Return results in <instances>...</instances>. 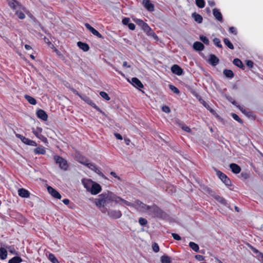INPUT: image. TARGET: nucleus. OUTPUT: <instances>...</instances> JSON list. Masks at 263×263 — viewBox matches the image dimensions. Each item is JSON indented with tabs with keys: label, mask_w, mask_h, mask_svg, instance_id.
<instances>
[{
	"label": "nucleus",
	"mask_w": 263,
	"mask_h": 263,
	"mask_svg": "<svg viewBox=\"0 0 263 263\" xmlns=\"http://www.w3.org/2000/svg\"><path fill=\"white\" fill-rule=\"evenodd\" d=\"M142 29L143 30V31L146 32L147 34H149L152 31V29L150 28V27L148 26V25L145 23L143 26L141 27Z\"/></svg>",
	"instance_id": "4c0bfd02"
},
{
	"label": "nucleus",
	"mask_w": 263,
	"mask_h": 263,
	"mask_svg": "<svg viewBox=\"0 0 263 263\" xmlns=\"http://www.w3.org/2000/svg\"><path fill=\"white\" fill-rule=\"evenodd\" d=\"M230 168L232 172L234 174H238L241 171L240 167L236 163H231L230 164Z\"/></svg>",
	"instance_id": "5701e85b"
},
{
	"label": "nucleus",
	"mask_w": 263,
	"mask_h": 263,
	"mask_svg": "<svg viewBox=\"0 0 263 263\" xmlns=\"http://www.w3.org/2000/svg\"><path fill=\"white\" fill-rule=\"evenodd\" d=\"M114 135H115V137L119 140H121L123 139L122 136L120 134L115 133Z\"/></svg>",
	"instance_id": "338daca9"
},
{
	"label": "nucleus",
	"mask_w": 263,
	"mask_h": 263,
	"mask_svg": "<svg viewBox=\"0 0 263 263\" xmlns=\"http://www.w3.org/2000/svg\"><path fill=\"white\" fill-rule=\"evenodd\" d=\"M232 118L236 121H237V122H238L239 123H243V121L239 117V116L236 115V114H232Z\"/></svg>",
	"instance_id": "8fccbe9b"
},
{
	"label": "nucleus",
	"mask_w": 263,
	"mask_h": 263,
	"mask_svg": "<svg viewBox=\"0 0 263 263\" xmlns=\"http://www.w3.org/2000/svg\"><path fill=\"white\" fill-rule=\"evenodd\" d=\"M195 258L199 261H203L204 260V257L201 255H196Z\"/></svg>",
	"instance_id": "4d7b16f0"
},
{
	"label": "nucleus",
	"mask_w": 263,
	"mask_h": 263,
	"mask_svg": "<svg viewBox=\"0 0 263 263\" xmlns=\"http://www.w3.org/2000/svg\"><path fill=\"white\" fill-rule=\"evenodd\" d=\"M131 83L134 86L138 89H140V88H143V85L141 82L137 78H133L132 79Z\"/></svg>",
	"instance_id": "a211bd4d"
},
{
	"label": "nucleus",
	"mask_w": 263,
	"mask_h": 263,
	"mask_svg": "<svg viewBox=\"0 0 263 263\" xmlns=\"http://www.w3.org/2000/svg\"><path fill=\"white\" fill-rule=\"evenodd\" d=\"M229 31L230 33H233L235 35L237 34V30L234 27H231L229 29Z\"/></svg>",
	"instance_id": "6e6d98bb"
},
{
	"label": "nucleus",
	"mask_w": 263,
	"mask_h": 263,
	"mask_svg": "<svg viewBox=\"0 0 263 263\" xmlns=\"http://www.w3.org/2000/svg\"><path fill=\"white\" fill-rule=\"evenodd\" d=\"M118 198H119V199H117V200L118 201V202H116L117 203H119L120 202H122L123 203H124L125 205H126L127 206L134 207V203H131L128 201H126V200L122 199V198H121L119 196H118Z\"/></svg>",
	"instance_id": "473e14b6"
},
{
	"label": "nucleus",
	"mask_w": 263,
	"mask_h": 263,
	"mask_svg": "<svg viewBox=\"0 0 263 263\" xmlns=\"http://www.w3.org/2000/svg\"><path fill=\"white\" fill-rule=\"evenodd\" d=\"M172 72L177 75L181 76L183 73V69L178 65L175 64L173 65L171 67Z\"/></svg>",
	"instance_id": "2eb2a0df"
},
{
	"label": "nucleus",
	"mask_w": 263,
	"mask_h": 263,
	"mask_svg": "<svg viewBox=\"0 0 263 263\" xmlns=\"http://www.w3.org/2000/svg\"><path fill=\"white\" fill-rule=\"evenodd\" d=\"M102 190V187L101 185L94 182L92 185H91V189L89 190V192H90L92 195H97Z\"/></svg>",
	"instance_id": "6e6552de"
},
{
	"label": "nucleus",
	"mask_w": 263,
	"mask_h": 263,
	"mask_svg": "<svg viewBox=\"0 0 263 263\" xmlns=\"http://www.w3.org/2000/svg\"><path fill=\"white\" fill-rule=\"evenodd\" d=\"M200 40L206 45H209V40L208 38L204 35L200 36Z\"/></svg>",
	"instance_id": "de8ad7c7"
},
{
	"label": "nucleus",
	"mask_w": 263,
	"mask_h": 263,
	"mask_svg": "<svg viewBox=\"0 0 263 263\" xmlns=\"http://www.w3.org/2000/svg\"><path fill=\"white\" fill-rule=\"evenodd\" d=\"M193 48L197 51H202L204 48V45L200 42H195L193 44Z\"/></svg>",
	"instance_id": "b1692460"
},
{
	"label": "nucleus",
	"mask_w": 263,
	"mask_h": 263,
	"mask_svg": "<svg viewBox=\"0 0 263 263\" xmlns=\"http://www.w3.org/2000/svg\"><path fill=\"white\" fill-rule=\"evenodd\" d=\"M82 99L86 103L90 105L93 108H95L98 110H100L99 108L96 105V104L95 103H93V102L89 97L85 96L83 98H82Z\"/></svg>",
	"instance_id": "4be33fe9"
},
{
	"label": "nucleus",
	"mask_w": 263,
	"mask_h": 263,
	"mask_svg": "<svg viewBox=\"0 0 263 263\" xmlns=\"http://www.w3.org/2000/svg\"><path fill=\"white\" fill-rule=\"evenodd\" d=\"M54 159L56 163L59 164L61 169L64 171H66L68 169V164L66 160L57 155L54 156Z\"/></svg>",
	"instance_id": "20e7f679"
},
{
	"label": "nucleus",
	"mask_w": 263,
	"mask_h": 263,
	"mask_svg": "<svg viewBox=\"0 0 263 263\" xmlns=\"http://www.w3.org/2000/svg\"><path fill=\"white\" fill-rule=\"evenodd\" d=\"M47 191L48 193L54 198L60 199L62 197L60 194L54 189L50 186L47 187Z\"/></svg>",
	"instance_id": "f8f14e48"
},
{
	"label": "nucleus",
	"mask_w": 263,
	"mask_h": 263,
	"mask_svg": "<svg viewBox=\"0 0 263 263\" xmlns=\"http://www.w3.org/2000/svg\"><path fill=\"white\" fill-rule=\"evenodd\" d=\"M192 16L197 23L200 24L202 23L203 18L202 16L196 12H194L192 14Z\"/></svg>",
	"instance_id": "c85d7f7f"
},
{
	"label": "nucleus",
	"mask_w": 263,
	"mask_h": 263,
	"mask_svg": "<svg viewBox=\"0 0 263 263\" xmlns=\"http://www.w3.org/2000/svg\"><path fill=\"white\" fill-rule=\"evenodd\" d=\"M32 132L36 137H37L42 134V128L40 127H37L36 128H32Z\"/></svg>",
	"instance_id": "f704fd0d"
},
{
	"label": "nucleus",
	"mask_w": 263,
	"mask_h": 263,
	"mask_svg": "<svg viewBox=\"0 0 263 263\" xmlns=\"http://www.w3.org/2000/svg\"><path fill=\"white\" fill-rule=\"evenodd\" d=\"M134 208L140 212H147L150 206L143 203L139 200H136L134 202Z\"/></svg>",
	"instance_id": "423d86ee"
},
{
	"label": "nucleus",
	"mask_w": 263,
	"mask_h": 263,
	"mask_svg": "<svg viewBox=\"0 0 263 263\" xmlns=\"http://www.w3.org/2000/svg\"><path fill=\"white\" fill-rule=\"evenodd\" d=\"M139 223L141 226H145L147 223V220L142 217H140L139 219Z\"/></svg>",
	"instance_id": "3c124183"
},
{
	"label": "nucleus",
	"mask_w": 263,
	"mask_h": 263,
	"mask_svg": "<svg viewBox=\"0 0 263 263\" xmlns=\"http://www.w3.org/2000/svg\"><path fill=\"white\" fill-rule=\"evenodd\" d=\"M147 213L152 217L164 219L167 217L166 213L156 204L150 206Z\"/></svg>",
	"instance_id": "7ed1b4c3"
},
{
	"label": "nucleus",
	"mask_w": 263,
	"mask_h": 263,
	"mask_svg": "<svg viewBox=\"0 0 263 263\" xmlns=\"http://www.w3.org/2000/svg\"><path fill=\"white\" fill-rule=\"evenodd\" d=\"M214 44L218 48H222V45L219 39L215 37L213 40Z\"/></svg>",
	"instance_id": "37998d69"
},
{
	"label": "nucleus",
	"mask_w": 263,
	"mask_h": 263,
	"mask_svg": "<svg viewBox=\"0 0 263 263\" xmlns=\"http://www.w3.org/2000/svg\"><path fill=\"white\" fill-rule=\"evenodd\" d=\"M107 212L108 215L114 219L119 218L122 216V213L119 210H110L109 211L107 210Z\"/></svg>",
	"instance_id": "9d476101"
},
{
	"label": "nucleus",
	"mask_w": 263,
	"mask_h": 263,
	"mask_svg": "<svg viewBox=\"0 0 263 263\" xmlns=\"http://www.w3.org/2000/svg\"><path fill=\"white\" fill-rule=\"evenodd\" d=\"M214 198L217 200L218 202L223 204L224 205H226L227 204L226 200L223 198L222 197L219 196L218 195H213Z\"/></svg>",
	"instance_id": "cd10ccee"
},
{
	"label": "nucleus",
	"mask_w": 263,
	"mask_h": 263,
	"mask_svg": "<svg viewBox=\"0 0 263 263\" xmlns=\"http://www.w3.org/2000/svg\"><path fill=\"white\" fill-rule=\"evenodd\" d=\"M214 170L216 172V175L223 182V183H224L227 186L231 185V181L226 174L216 168H214Z\"/></svg>",
	"instance_id": "39448f33"
},
{
	"label": "nucleus",
	"mask_w": 263,
	"mask_h": 263,
	"mask_svg": "<svg viewBox=\"0 0 263 263\" xmlns=\"http://www.w3.org/2000/svg\"><path fill=\"white\" fill-rule=\"evenodd\" d=\"M9 5L12 9L15 10V14L20 19H24L25 18V13H27L29 12L25 7L16 1L10 2Z\"/></svg>",
	"instance_id": "f03ea898"
},
{
	"label": "nucleus",
	"mask_w": 263,
	"mask_h": 263,
	"mask_svg": "<svg viewBox=\"0 0 263 263\" xmlns=\"http://www.w3.org/2000/svg\"><path fill=\"white\" fill-rule=\"evenodd\" d=\"M16 137L18 138H19L22 142H23L24 144L28 145H31L33 146H36L37 145L36 143L32 140H30L27 138H26L25 137L23 136V135H21L20 134H16Z\"/></svg>",
	"instance_id": "0eeeda50"
},
{
	"label": "nucleus",
	"mask_w": 263,
	"mask_h": 263,
	"mask_svg": "<svg viewBox=\"0 0 263 263\" xmlns=\"http://www.w3.org/2000/svg\"><path fill=\"white\" fill-rule=\"evenodd\" d=\"M18 195L23 198H28L30 196V192L23 188L20 189L18 190Z\"/></svg>",
	"instance_id": "412c9836"
},
{
	"label": "nucleus",
	"mask_w": 263,
	"mask_h": 263,
	"mask_svg": "<svg viewBox=\"0 0 263 263\" xmlns=\"http://www.w3.org/2000/svg\"><path fill=\"white\" fill-rule=\"evenodd\" d=\"M227 98L229 100V101L232 103V104H233L236 107H237V106L239 105H237V102L235 100H234L231 97H229Z\"/></svg>",
	"instance_id": "bf43d9fd"
},
{
	"label": "nucleus",
	"mask_w": 263,
	"mask_h": 263,
	"mask_svg": "<svg viewBox=\"0 0 263 263\" xmlns=\"http://www.w3.org/2000/svg\"><path fill=\"white\" fill-rule=\"evenodd\" d=\"M161 263H171V258L166 255H162L160 258Z\"/></svg>",
	"instance_id": "72a5a7b5"
},
{
	"label": "nucleus",
	"mask_w": 263,
	"mask_h": 263,
	"mask_svg": "<svg viewBox=\"0 0 263 263\" xmlns=\"http://www.w3.org/2000/svg\"><path fill=\"white\" fill-rule=\"evenodd\" d=\"M85 26L92 34L99 38H102V35L90 25L88 23L85 24Z\"/></svg>",
	"instance_id": "ddd939ff"
},
{
	"label": "nucleus",
	"mask_w": 263,
	"mask_h": 263,
	"mask_svg": "<svg viewBox=\"0 0 263 263\" xmlns=\"http://www.w3.org/2000/svg\"><path fill=\"white\" fill-rule=\"evenodd\" d=\"M223 73L226 77L229 79H232L234 76L233 71L230 69H226L223 70Z\"/></svg>",
	"instance_id": "c756f323"
},
{
	"label": "nucleus",
	"mask_w": 263,
	"mask_h": 263,
	"mask_svg": "<svg viewBox=\"0 0 263 263\" xmlns=\"http://www.w3.org/2000/svg\"><path fill=\"white\" fill-rule=\"evenodd\" d=\"M78 161L81 164L86 165V164L88 163L89 160L87 159L86 158L81 156L79 157Z\"/></svg>",
	"instance_id": "c03bdc74"
},
{
	"label": "nucleus",
	"mask_w": 263,
	"mask_h": 263,
	"mask_svg": "<svg viewBox=\"0 0 263 263\" xmlns=\"http://www.w3.org/2000/svg\"><path fill=\"white\" fill-rule=\"evenodd\" d=\"M169 88L175 94H179L180 92L179 90L173 85H169Z\"/></svg>",
	"instance_id": "a18cd8bd"
},
{
	"label": "nucleus",
	"mask_w": 263,
	"mask_h": 263,
	"mask_svg": "<svg viewBox=\"0 0 263 263\" xmlns=\"http://www.w3.org/2000/svg\"><path fill=\"white\" fill-rule=\"evenodd\" d=\"M152 249L154 252L157 253L159 251V247L156 242H154L152 244Z\"/></svg>",
	"instance_id": "09e8293b"
},
{
	"label": "nucleus",
	"mask_w": 263,
	"mask_h": 263,
	"mask_svg": "<svg viewBox=\"0 0 263 263\" xmlns=\"http://www.w3.org/2000/svg\"><path fill=\"white\" fill-rule=\"evenodd\" d=\"M110 175L113 176L114 177L118 179L119 180H121V178L120 177H119L118 176H117L116 174V173H115L114 172H110Z\"/></svg>",
	"instance_id": "69168bd1"
},
{
	"label": "nucleus",
	"mask_w": 263,
	"mask_h": 263,
	"mask_svg": "<svg viewBox=\"0 0 263 263\" xmlns=\"http://www.w3.org/2000/svg\"><path fill=\"white\" fill-rule=\"evenodd\" d=\"M241 177H242L243 179H247L249 178V174L247 173L242 172L240 174Z\"/></svg>",
	"instance_id": "0e129e2a"
},
{
	"label": "nucleus",
	"mask_w": 263,
	"mask_h": 263,
	"mask_svg": "<svg viewBox=\"0 0 263 263\" xmlns=\"http://www.w3.org/2000/svg\"><path fill=\"white\" fill-rule=\"evenodd\" d=\"M253 64H254V63L252 61H251V60L246 61V65L250 68H251L253 67Z\"/></svg>",
	"instance_id": "13d9d810"
},
{
	"label": "nucleus",
	"mask_w": 263,
	"mask_h": 263,
	"mask_svg": "<svg viewBox=\"0 0 263 263\" xmlns=\"http://www.w3.org/2000/svg\"><path fill=\"white\" fill-rule=\"evenodd\" d=\"M233 63L234 65L236 66L241 68L242 70H245V66L243 64L241 61L237 58L234 59Z\"/></svg>",
	"instance_id": "a878e982"
},
{
	"label": "nucleus",
	"mask_w": 263,
	"mask_h": 263,
	"mask_svg": "<svg viewBox=\"0 0 263 263\" xmlns=\"http://www.w3.org/2000/svg\"><path fill=\"white\" fill-rule=\"evenodd\" d=\"M195 2L196 5L200 8H203L205 6L204 0H196Z\"/></svg>",
	"instance_id": "79ce46f5"
},
{
	"label": "nucleus",
	"mask_w": 263,
	"mask_h": 263,
	"mask_svg": "<svg viewBox=\"0 0 263 263\" xmlns=\"http://www.w3.org/2000/svg\"><path fill=\"white\" fill-rule=\"evenodd\" d=\"M223 42L225 45L230 49H234V47L233 44L230 41V40L227 38H224L223 39Z\"/></svg>",
	"instance_id": "ea45409f"
},
{
	"label": "nucleus",
	"mask_w": 263,
	"mask_h": 263,
	"mask_svg": "<svg viewBox=\"0 0 263 263\" xmlns=\"http://www.w3.org/2000/svg\"><path fill=\"white\" fill-rule=\"evenodd\" d=\"M128 28L132 30H134L135 29V25L133 23H129L128 25Z\"/></svg>",
	"instance_id": "e2e57ef3"
},
{
	"label": "nucleus",
	"mask_w": 263,
	"mask_h": 263,
	"mask_svg": "<svg viewBox=\"0 0 263 263\" xmlns=\"http://www.w3.org/2000/svg\"><path fill=\"white\" fill-rule=\"evenodd\" d=\"M37 138H38L39 139H40L44 142H46L47 141V138L43 135H42V134L40 135H39Z\"/></svg>",
	"instance_id": "052dcab7"
},
{
	"label": "nucleus",
	"mask_w": 263,
	"mask_h": 263,
	"mask_svg": "<svg viewBox=\"0 0 263 263\" xmlns=\"http://www.w3.org/2000/svg\"><path fill=\"white\" fill-rule=\"evenodd\" d=\"M237 107L238 108L241 112L245 115L247 117L254 119H255V116L252 111L246 109L245 107L240 105L237 106Z\"/></svg>",
	"instance_id": "9b49d317"
},
{
	"label": "nucleus",
	"mask_w": 263,
	"mask_h": 263,
	"mask_svg": "<svg viewBox=\"0 0 263 263\" xmlns=\"http://www.w3.org/2000/svg\"><path fill=\"white\" fill-rule=\"evenodd\" d=\"M218 58L214 54H211L210 55L209 59V62L213 66L217 65L219 63Z\"/></svg>",
	"instance_id": "aec40b11"
},
{
	"label": "nucleus",
	"mask_w": 263,
	"mask_h": 263,
	"mask_svg": "<svg viewBox=\"0 0 263 263\" xmlns=\"http://www.w3.org/2000/svg\"><path fill=\"white\" fill-rule=\"evenodd\" d=\"M48 259L52 262V263H59V260L55 257L54 254L52 253H49Z\"/></svg>",
	"instance_id": "58836bf2"
},
{
	"label": "nucleus",
	"mask_w": 263,
	"mask_h": 263,
	"mask_svg": "<svg viewBox=\"0 0 263 263\" xmlns=\"http://www.w3.org/2000/svg\"><path fill=\"white\" fill-rule=\"evenodd\" d=\"M202 104L203 105L206 107L213 115H215L216 111L212 109L204 101L202 100Z\"/></svg>",
	"instance_id": "a19ab883"
},
{
	"label": "nucleus",
	"mask_w": 263,
	"mask_h": 263,
	"mask_svg": "<svg viewBox=\"0 0 263 263\" xmlns=\"http://www.w3.org/2000/svg\"><path fill=\"white\" fill-rule=\"evenodd\" d=\"M143 6L148 11L153 12L155 10V6L149 0H143L142 2Z\"/></svg>",
	"instance_id": "1a4fd4ad"
},
{
	"label": "nucleus",
	"mask_w": 263,
	"mask_h": 263,
	"mask_svg": "<svg viewBox=\"0 0 263 263\" xmlns=\"http://www.w3.org/2000/svg\"><path fill=\"white\" fill-rule=\"evenodd\" d=\"M259 259L261 262V263H263V253H259L258 255Z\"/></svg>",
	"instance_id": "774afa93"
},
{
	"label": "nucleus",
	"mask_w": 263,
	"mask_h": 263,
	"mask_svg": "<svg viewBox=\"0 0 263 263\" xmlns=\"http://www.w3.org/2000/svg\"><path fill=\"white\" fill-rule=\"evenodd\" d=\"M100 95L106 101H109L110 99L108 94L104 91H100Z\"/></svg>",
	"instance_id": "49530a36"
},
{
	"label": "nucleus",
	"mask_w": 263,
	"mask_h": 263,
	"mask_svg": "<svg viewBox=\"0 0 263 263\" xmlns=\"http://www.w3.org/2000/svg\"><path fill=\"white\" fill-rule=\"evenodd\" d=\"M162 110L166 113H169L171 111L170 107L164 105L162 107Z\"/></svg>",
	"instance_id": "864d4df0"
},
{
	"label": "nucleus",
	"mask_w": 263,
	"mask_h": 263,
	"mask_svg": "<svg viewBox=\"0 0 263 263\" xmlns=\"http://www.w3.org/2000/svg\"><path fill=\"white\" fill-rule=\"evenodd\" d=\"M89 168L90 170L93 171L95 173L99 174V175H101L102 176H103L104 175L103 173L100 171V169L97 166V165L93 163H90L88 162L87 164H86V165Z\"/></svg>",
	"instance_id": "dca6fc26"
},
{
	"label": "nucleus",
	"mask_w": 263,
	"mask_h": 263,
	"mask_svg": "<svg viewBox=\"0 0 263 263\" xmlns=\"http://www.w3.org/2000/svg\"><path fill=\"white\" fill-rule=\"evenodd\" d=\"M172 236L175 240H180L181 239V237L176 233H172Z\"/></svg>",
	"instance_id": "5fc2aeb1"
},
{
	"label": "nucleus",
	"mask_w": 263,
	"mask_h": 263,
	"mask_svg": "<svg viewBox=\"0 0 263 263\" xmlns=\"http://www.w3.org/2000/svg\"><path fill=\"white\" fill-rule=\"evenodd\" d=\"M33 152L35 154L45 155L46 154V149L43 146L37 147L34 149Z\"/></svg>",
	"instance_id": "bb28decb"
},
{
	"label": "nucleus",
	"mask_w": 263,
	"mask_h": 263,
	"mask_svg": "<svg viewBox=\"0 0 263 263\" xmlns=\"http://www.w3.org/2000/svg\"><path fill=\"white\" fill-rule=\"evenodd\" d=\"M213 14L215 18L220 22H223V18L221 13L217 8L213 10Z\"/></svg>",
	"instance_id": "6ab92c4d"
},
{
	"label": "nucleus",
	"mask_w": 263,
	"mask_h": 263,
	"mask_svg": "<svg viewBox=\"0 0 263 263\" xmlns=\"http://www.w3.org/2000/svg\"><path fill=\"white\" fill-rule=\"evenodd\" d=\"M22 259L19 256H14L8 261V263H21Z\"/></svg>",
	"instance_id": "e433bc0d"
},
{
	"label": "nucleus",
	"mask_w": 263,
	"mask_h": 263,
	"mask_svg": "<svg viewBox=\"0 0 263 263\" xmlns=\"http://www.w3.org/2000/svg\"><path fill=\"white\" fill-rule=\"evenodd\" d=\"M77 45L84 51H87L89 49V46L87 43L79 41L77 43Z\"/></svg>",
	"instance_id": "393cba45"
},
{
	"label": "nucleus",
	"mask_w": 263,
	"mask_h": 263,
	"mask_svg": "<svg viewBox=\"0 0 263 263\" xmlns=\"http://www.w3.org/2000/svg\"><path fill=\"white\" fill-rule=\"evenodd\" d=\"M24 98L30 104L34 105L36 104V100L31 96L26 95H25Z\"/></svg>",
	"instance_id": "7c9ffc66"
},
{
	"label": "nucleus",
	"mask_w": 263,
	"mask_h": 263,
	"mask_svg": "<svg viewBox=\"0 0 263 263\" xmlns=\"http://www.w3.org/2000/svg\"><path fill=\"white\" fill-rule=\"evenodd\" d=\"M122 23L124 25H128L129 22V18L128 17H125L122 20Z\"/></svg>",
	"instance_id": "680f3d73"
},
{
	"label": "nucleus",
	"mask_w": 263,
	"mask_h": 263,
	"mask_svg": "<svg viewBox=\"0 0 263 263\" xmlns=\"http://www.w3.org/2000/svg\"><path fill=\"white\" fill-rule=\"evenodd\" d=\"M82 183L86 190L89 192L91 189V185L93 184L94 181L90 179H83L82 180Z\"/></svg>",
	"instance_id": "4468645a"
},
{
	"label": "nucleus",
	"mask_w": 263,
	"mask_h": 263,
	"mask_svg": "<svg viewBox=\"0 0 263 263\" xmlns=\"http://www.w3.org/2000/svg\"><path fill=\"white\" fill-rule=\"evenodd\" d=\"M135 22L137 25H138L140 27H142L143 25L145 23V22L143 20L138 18L135 20Z\"/></svg>",
	"instance_id": "603ef678"
},
{
	"label": "nucleus",
	"mask_w": 263,
	"mask_h": 263,
	"mask_svg": "<svg viewBox=\"0 0 263 263\" xmlns=\"http://www.w3.org/2000/svg\"><path fill=\"white\" fill-rule=\"evenodd\" d=\"M117 199H119L118 196L112 192L102 193L99 196V198L96 199L95 203L96 205L101 209L103 213L107 211V206H109L111 202H118Z\"/></svg>",
	"instance_id": "f257e3e1"
},
{
	"label": "nucleus",
	"mask_w": 263,
	"mask_h": 263,
	"mask_svg": "<svg viewBox=\"0 0 263 263\" xmlns=\"http://www.w3.org/2000/svg\"><path fill=\"white\" fill-rule=\"evenodd\" d=\"M36 116L39 119L45 121L47 120L48 115L46 112L43 109H39L36 111Z\"/></svg>",
	"instance_id": "f3484780"
},
{
	"label": "nucleus",
	"mask_w": 263,
	"mask_h": 263,
	"mask_svg": "<svg viewBox=\"0 0 263 263\" xmlns=\"http://www.w3.org/2000/svg\"><path fill=\"white\" fill-rule=\"evenodd\" d=\"M7 251L3 248H0V259L2 260L5 259L7 257Z\"/></svg>",
	"instance_id": "2f4dec72"
},
{
	"label": "nucleus",
	"mask_w": 263,
	"mask_h": 263,
	"mask_svg": "<svg viewBox=\"0 0 263 263\" xmlns=\"http://www.w3.org/2000/svg\"><path fill=\"white\" fill-rule=\"evenodd\" d=\"M189 247L195 252H199V248L197 243L191 241L189 243Z\"/></svg>",
	"instance_id": "c9c22d12"
}]
</instances>
